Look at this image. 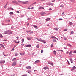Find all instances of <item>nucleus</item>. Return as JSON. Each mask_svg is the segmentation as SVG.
<instances>
[{
  "label": "nucleus",
  "mask_w": 76,
  "mask_h": 76,
  "mask_svg": "<svg viewBox=\"0 0 76 76\" xmlns=\"http://www.w3.org/2000/svg\"><path fill=\"white\" fill-rule=\"evenodd\" d=\"M4 34H7V35H10V34H12V33L11 30H8L5 31L4 32Z\"/></svg>",
  "instance_id": "1"
},
{
  "label": "nucleus",
  "mask_w": 76,
  "mask_h": 76,
  "mask_svg": "<svg viewBox=\"0 0 76 76\" xmlns=\"http://www.w3.org/2000/svg\"><path fill=\"white\" fill-rule=\"evenodd\" d=\"M36 39H37V40H38L39 41H40V42H43L44 43H46V42H45V41L41 40V39H39L38 38H36Z\"/></svg>",
  "instance_id": "2"
},
{
  "label": "nucleus",
  "mask_w": 76,
  "mask_h": 76,
  "mask_svg": "<svg viewBox=\"0 0 76 76\" xmlns=\"http://www.w3.org/2000/svg\"><path fill=\"white\" fill-rule=\"evenodd\" d=\"M12 65V66H16V62H13Z\"/></svg>",
  "instance_id": "3"
},
{
  "label": "nucleus",
  "mask_w": 76,
  "mask_h": 76,
  "mask_svg": "<svg viewBox=\"0 0 76 76\" xmlns=\"http://www.w3.org/2000/svg\"><path fill=\"white\" fill-rule=\"evenodd\" d=\"M76 69V67L75 66H74L71 70V71H73L74 70Z\"/></svg>",
  "instance_id": "4"
},
{
  "label": "nucleus",
  "mask_w": 76,
  "mask_h": 76,
  "mask_svg": "<svg viewBox=\"0 0 76 76\" xmlns=\"http://www.w3.org/2000/svg\"><path fill=\"white\" fill-rule=\"evenodd\" d=\"M5 63V61L3 60V61H0V63L1 64H2L3 63Z\"/></svg>",
  "instance_id": "5"
},
{
  "label": "nucleus",
  "mask_w": 76,
  "mask_h": 76,
  "mask_svg": "<svg viewBox=\"0 0 76 76\" xmlns=\"http://www.w3.org/2000/svg\"><path fill=\"white\" fill-rule=\"evenodd\" d=\"M26 69H32V68L31 67V66H27L26 67Z\"/></svg>",
  "instance_id": "6"
},
{
  "label": "nucleus",
  "mask_w": 76,
  "mask_h": 76,
  "mask_svg": "<svg viewBox=\"0 0 76 76\" xmlns=\"http://www.w3.org/2000/svg\"><path fill=\"white\" fill-rule=\"evenodd\" d=\"M48 64H50L51 65H52V66H53V63H51L50 62H48Z\"/></svg>",
  "instance_id": "7"
},
{
  "label": "nucleus",
  "mask_w": 76,
  "mask_h": 76,
  "mask_svg": "<svg viewBox=\"0 0 76 76\" xmlns=\"http://www.w3.org/2000/svg\"><path fill=\"white\" fill-rule=\"evenodd\" d=\"M48 64H50L51 65H52V66H53V63H51L50 62H48Z\"/></svg>",
  "instance_id": "8"
},
{
  "label": "nucleus",
  "mask_w": 76,
  "mask_h": 76,
  "mask_svg": "<svg viewBox=\"0 0 76 76\" xmlns=\"http://www.w3.org/2000/svg\"><path fill=\"white\" fill-rule=\"evenodd\" d=\"M20 54L21 55V56H23V55H25V52H24V53H20Z\"/></svg>",
  "instance_id": "9"
},
{
  "label": "nucleus",
  "mask_w": 76,
  "mask_h": 76,
  "mask_svg": "<svg viewBox=\"0 0 76 76\" xmlns=\"http://www.w3.org/2000/svg\"><path fill=\"white\" fill-rule=\"evenodd\" d=\"M18 2L19 3H22L23 4V2L22 1H18Z\"/></svg>",
  "instance_id": "10"
},
{
  "label": "nucleus",
  "mask_w": 76,
  "mask_h": 76,
  "mask_svg": "<svg viewBox=\"0 0 76 76\" xmlns=\"http://www.w3.org/2000/svg\"><path fill=\"white\" fill-rule=\"evenodd\" d=\"M27 39L28 41H30V40H31V39H32L31 37H27Z\"/></svg>",
  "instance_id": "11"
},
{
  "label": "nucleus",
  "mask_w": 76,
  "mask_h": 76,
  "mask_svg": "<svg viewBox=\"0 0 76 76\" xmlns=\"http://www.w3.org/2000/svg\"><path fill=\"white\" fill-rule=\"evenodd\" d=\"M28 1L23 2V4H28Z\"/></svg>",
  "instance_id": "12"
},
{
  "label": "nucleus",
  "mask_w": 76,
  "mask_h": 76,
  "mask_svg": "<svg viewBox=\"0 0 76 76\" xmlns=\"http://www.w3.org/2000/svg\"><path fill=\"white\" fill-rule=\"evenodd\" d=\"M69 24L70 25H71V26H72V25H73V23H72V22H69Z\"/></svg>",
  "instance_id": "13"
},
{
  "label": "nucleus",
  "mask_w": 76,
  "mask_h": 76,
  "mask_svg": "<svg viewBox=\"0 0 76 76\" xmlns=\"http://www.w3.org/2000/svg\"><path fill=\"white\" fill-rule=\"evenodd\" d=\"M0 46H1L2 48H4V46L3 45V44H0Z\"/></svg>",
  "instance_id": "14"
},
{
  "label": "nucleus",
  "mask_w": 76,
  "mask_h": 76,
  "mask_svg": "<svg viewBox=\"0 0 76 76\" xmlns=\"http://www.w3.org/2000/svg\"><path fill=\"white\" fill-rule=\"evenodd\" d=\"M44 70H46L47 69H49V68H48V67H45L44 68Z\"/></svg>",
  "instance_id": "15"
},
{
  "label": "nucleus",
  "mask_w": 76,
  "mask_h": 76,
  "mask_svg": "<svg viewBox=\"0 0 76 76\" xmlns=\"http://www.w3.org/2000/svg\"><path fill=\"white\" fill-rule=\"evenodd\" d=\"M16 58H14L12 60V61H16Z\"/></svg>",
  "instance_id": "16"
},
{
  "label": "nucleus",
  "mask_w": 76,
  "mask_h": 76,
  "mask_svg": "<svg viewBox=\"0 0 76 76\" xmlns=\"http://www.w3.org/2000/svg\"><path fill=\"white\" fill-rule=\"evenodd\" d=\"M50 19V18H48L46 19V20L47 21H49Z\"/></svg>",
  "instance_id": "17"
},
{
  "label": "nucleus",
  "mask_w": 76,
  "mask_h": 76,
  "mask_svg": "<svg viewBox=\"0 0 76 76\" xmlns=\"http://www.w3.org/2000/svg\"><path fill=\"white\" fill-rule=\"evenodd\" d=\"M33 27H34V28H35L37 29V26H36L35 25H33Z\"/></svg>",
  "instance_id": "18"
},
{
  "label": "nucleus",
  "mask_w": 76,
  "mask_h": 76,
  "mask_svg": "<svg viewBox=\"0 0 76 76\" xmlns=\"http://www.w3.org/2000/svg\"><path fill=\"white\" fill-rule=\"evenodd\" d=\"M39 60H37L35 62V63H38L39 62Z\"/></svg>",
  "instance_id": "19"
},
{
  "label": "nucleus",
  "mask_w": 76,
  "mask_h": 76,
  "mask_svg": "<svg viewBox=\"0 0 76 76\" xmlns=\"http://www.w3.org/2000/svg\"><path fill=\"white\" fill-rule=\"evenodd\" d=\"M31 45L29 44V45H27V47L29 48L31 47Z\"/></svg>",
  "instance_id": "20"
},
{
  "label": "nucleus",
  "mask_w": 76,
  "mask_h": 76,
  "mask_svg": "<svg viewBox=\"0 0 76 76\" xmlns=\"http://www.w3.org/2000/svg\"><path fill=\"white\" fill-rule=\"evenodd\" d=\"M70 61L71 63H73V60H72V59H71V58L70 59Z\"/></svg>",
  "instance_id": "21"
},
{
  "label": "nucleus",
  "mask_w": 76,
  "mask_h": 76,
  "mask_svg": "<svg viewBox=\"0 0 76 76\" xmlns=\"http://www.w3.org/2000/svg\"><path fill=\"white\" fill-rule=\"evenodd\" d=\"M12 2L13 3H17V1H13Z\"/></svg>",
  "instance_id": "22"
},
{
  "label": "nucleus",
  "mask_w": 76,
  "mask_h": 76,
  "mask_svg": "<svg viewBox=\"0 0 76 76\" xmlns=\"http://www.w3.org/2000/svg\"><path fill=\"white\" fill-rule=\"evenodd\" d=\"M40 14L41 15H45V12H41L40 13Z\"/></svg>",
  "instance_id": "23"
},
{
  "label": "nucleus",
  "mask_w": 76,
  "mask_h": 76,
  "mask_svg": "<svg viewBox=\"0 0 76 76\" xmlns=\"http://www.w3.org/2000/svg\"><path fill=\"white\" fill-rule=\"evenodd\" d=\"M31 31V30H30L29 31H26V32H27V33H29V32H30Z\"/></svg>",
  "instance_id": "24"
},
{
  "label": "nucleus",
  "mask_w": 76,
  "mask_h": 76,
  "mask_svg": "<svg viewBox=\"0 0 76 76\" xmlns=\"http://www.w3.org/2000/svg\"><path fill=\"white\" fill-rule=\"evenodd\" d=\"M72 52H73L72 51H71L69 53V55H71H71H72Z\"/></svg>",
  "instance_id": "25"
},
{
  "label": "nucleus",
  "mask_w": 76,
  "mask_h": 76,
  "mask_svg": "<svg viewBox=\"0 0 76 76\" xmlns=\"http://www.w3.org/2000/svg\"><path fill=\"white\" fill-rule=\"evenodd\" d=\"M36 48H39V44L37 45L36 46Z\"/></svg>",
  "instance_id": "26"
},
{
  "label": "nucleus",
  "mask_w": 76,
  "mask_h": 76,
  "mask_svg": "<svg viewBox=\"0 0 76 76\" xmlns=\"http://www.w3.org/2000/svg\"><path fill=\"white\" fill-rule=\"evenodd\" d=\"M31 72H32V71L31 70H28V73H31Z\"/></svg>",
  "instance_id": "27"
},
{
  "label": "nucleus",
  "mask_w": 76,
  "mask_h": 76,
  "mask_svg": "<svg viewBox=\"0 0 76 76\" xmlns=\"http://www.w3.org/2000/svg\"><path fill=\"white\" fill-rule=\"evenodd\" d=\"M9 14L10 15H13V12H10L9 13Z\"/></svg>",
  "instance_id": "28"
},
{
  "label": "nucleus",
  "mask_w": 76,
  "mask_h": 76,
  "mask_svg": "<svg viewBox=\"0 0 76 76\" xmlns=\"http://www.w3.org/2000/svg\"><path fill=\"white\" fill-rule=\"evenodd\" d=\"M0 38H3V35L1 34H0Z\"/></svg>",
  "instance_id": "29"
},
{
  "label": "nucleus",
  "mask_w": 76,
  "mask_h": 76,
  "mask_svg": "<svg viewBox=\"0 0 76 76\" xmlns=\"http://www.w3.org/2000/svg\"><path fill=\"white\" fill-rule=\"evenodd\" d=\"M53 53L54 54H55V55L56 54V51H53Z\"/></svg>",
  "instance_id": "30"
},
{
  "label": "nucleus",
  "mask_w": 76,
  "mask_h": 76,
  "mask_svg": "<svg viewBox=\"0 0 76 76\" xmlns=\"http://www.w3.org/2000/svg\"><path fill=\"white\" fill-rule=\"evenodd\" d=\"M24 42V39H22V43H23V42Z\"/></svg>",
  "instance_id": "31"
},
{
  "label": "nucleus",
  "mask_w": 76,
  "mask_h": 76,
  "mask_svg": "<svg viewBox=\"0 0 76 76\" xmlns=\"http://www.w3.org/2000/svg\"><path fill=\"white\" fill-rule=\"evenodd\" d=\"M73 33H74V32H73V31H72L71 32V35H73Z\"/></svg>",
  "instance_id": "32"
},
{
  "label": "nucleus",
  "mask_w": 76,
  "mask_h": 76,
  "mask_svg": "<svg viewBox=\"0 0 76 76\" xmlns=\"http://www.w3.org/2000/svg\"><path fill=\"white\" fill-rule=\"evenodd\" d=\"M8 9H10L12 10H14L12 8H8Z\"/></svg>",
  "instance_id": "33"
},
{
  "label": "nucleus",
  "mask_w": 76,
  "mask_h": 76,
  "mask_svg": "<svg viewBox=\"0 0 76 76\" xmlns=\"http://www.w3.org/2000/svg\"><path fill=\"white\" fill-rule=\"evenodd\" d=\"M53 41L54 42H57V41L56 40H53Z\"/></svg>",
  "instance_id": "34"
},
{
  "label": "nucleus",
  "mask_w": 76,
  "mask_h": 76,
  "mask_svg": "<svg viewBox=\"0 0 76 76\" xmlns=\"http://www.w3.org/2000/svg\"><path fill=\"white\" fill-rule=\"evenodd\" d=\"M42 9V7H39V9Z\"/></svg>",
  "instance_id": "35"
},
{
  "label": "nucleus",
  "mask_w": 76,
  "mask_h": 76,
  "mask_svg": "<svg viewBox=\"0 0 76 76\" xmlns=\"http://www.w3.org/2000/svg\"><path fill=\"white\" fill-rule=\"evenodd\" d=\"M54 29H55V30H56V31H57V30H58V29H57V28H55Z\"/></svg>",
  "instance_id": "36"
},
{
  "label": "nucleus",
  "mask_w": 76,
  "mask_h": 76,
  "mask_svg": "<svg viewBox=\"0 0 76 76\" xmlns=\"http://www.w3.org/2000/svg\"><path fill=\"white\" fill-rule=\"evenodd\" d=\"M54 38L55 39H57V40H58V38H56V37H54Z\"/></svg>",
  "instance_id": "37"
},
{
  "label": "nucleus",
  "mask_w": 76,
  "mask_h": 76,
  "mask_svg": "<svg viewBox=\"0 0 76 76\" xmlns=\"http://www.w3.org/2000/svg\"><path fill=\"white\" fill-rule=\"evenodd\" d=\"M63 20V19L62 18H59V20Z\"/></svg>",
  "instance_id": "38"
},
{
  "label": "nucleus",
  "mask_w": 76,
  "mask_h": 76,
  "mask_svg": "<svg viewBox=\"0 0 76 76\" xmlns=\"http://www.w3.org/2000/svg\"><path fill=\"white\" fill-rule=\"evenodd\" d=\"M36 4V2H35L34 3H33L32 4V5H34V4Z\"/></svg>",
  "instance_id": "39"
},
{
  "label": "nucleus",
  "mask_w": 76,
  "mask_h": 76,
  "mask_svg": "<svg viewBox=\"0 0 76 76\" xmlns=\"http://www.w3.org/2000/svg\"><path fill=\"white\" fill-rule=\"evenodd\" d=\"M67 31V29H65L63 30L64 32H65V31Z\"/></svg>",
  "instance_id": "40"
},
{
  "label": "nucleus",
  "mask_w": 76,
  "mask_h": 76,
  "mask_svg": "<svg viewBox=\"0 0 76 76\" xmlns=\"http://www.w3.org/2000/svg\"><path fill=\"white\" fill-rule=\"evenodd\" d=\"M68 46H69V47H71V45L69 44H68Z\"/></svg>",
  "instance_id": "41"
},
{
  "label": "nucleus",
  "mask_w": 76,
  "mask_h": 76,
  "mask_svg": "<svg viewBox=\"0 0 76 76\" xmlns=\"http://www.w3.org/2000/svg\"><path fill=\"white\" fill-rule=\"evenodd\" d=\"M43 50H41V53H43Z\"/></svg>",
  "instance_id": "42"
},
{
  "label": "nucleus",
  "mask_w": 76,
  "mask_h": 76,
  "mask_svg": "<svg viewBox=\"0 0 76 76\" xmlns=\"http://www.w3.org/2000/svg\"><path fill=\"white\" fill-rule=\"evenodd\" d=\"M18 54L17 53L15 54V56H18Z\"/></svg>",
  "instance_id": "43"
},
{
  "label": "nucleus",
  "mask_w": 76,
  "mask_h": 76,
  "mask_svg": "<svg viewBox=\"0 0 76 76\" xmlns=\"http://www.w3.org/2000/svg\"><path fill=\"white\" fill-rule=\"evenodd\" d=\"M13 28H14V27H11V29H13Z\"/></svg>",
  "instance_id": "44"
},
{
  "label": "nucleus",
  "mask_w": 76,
  "mask_h": 76,
  "mask_svg": "<svg viewBox=\"0 0 76 76\" xmlns=\"http://www.w3.org/2000/svg\"><path fill=\"white\" fill-rule=\"evenodd\" d=\"M16 43H17V44H19V41H18L17 42H16Z\"/></svg>",
  "instance_id": "45"
},
{
  "label": "nucleus",
  "mask_w": 76,
  "mask_h": 76,
  "mask_svg": "<svg viewBox=\"0 0 76 76\" xmlns=\"http://www.w3.org/2000/svg\"><path fill=\"white\" fill-rule=\"evenodd\" d=\"M73 53H76V50L74 51Z\"/></svg>",
  "instance_id": "46"
},
{
  "label": "nucleus",
  "mask_w": 76,
  "mask_h": 76,
  "mask_svg": "<svg viewBox=\"0 0 76 76\" xmlns=\"http://www.w3.org/2000/svg\"><path fill=\"white\" fill-rule=\"evenodd\" d=\"M60 7H63V5H61V6H60Z\"/></svg>",
  "instance_id": "47"
},
{
  "label": "nucleus",
  "mask_w": 76,
  "mask_h": 76,
  "mask_svg": "<svg viewBox=\"0 0 76 76\" xmlns=\"http://www.w3.org/2000/svg\"><path fill=\"white\" fill-rule=\"evenodd\" d=\"M53 45H51V47H53Z\"/></svg>",
  "instance_id": "48"
},
{
  "label": "nucleus",
  "mask_w": 76,
  "mask_h": 76,
  "mask_svg": "<svg viewBox=\"0 0 76 76\" xmlns=\"http://www.w3.org/2000/svg\"><path fill=\"white\" fill-rule=\"evenodd\" d=\"M49 10H52V9H51V8H49Z\"/></svg>",
  "instance_id": "49"
},
{
  "label": "nucleus",
  "mask_w": 76,
  "mask_h": 76,
  "mask_svg": "<svg viewBox=\"0 0 76 76\" xmlns=\"http://www.w3.org/2000/svg\"><path fill=\"white\" fill-rule=\"evenodd\" d=\"M16 12L17 13H19V11H17Z\"/></svg>",
  "instance_id": "50"
},
{
  "label": "nucleus",
  "mask_w": 76,
  "mask_h": 76,
  "mask_svg": "<svg viewBox=\"0 0 76 76\" xmlns=\"http://www.w3.org/2000/svg\"><path fill=\"white\" fill-rule=\"evenodd\" d=\"M29 19H30V18H28L27 19V20H29Z\"/></svg>",
  "instance_id": "51"
},
{
  "label": "nucleus",
  "mask_w": 76,
  "mask_h": 76,
  "mask_svg": "<svg viewBox=\"0 0 76 76\" xmlns=\"http://www.w3.org/2000/svg\"><path fill=\"white\" fill-rule=\"evenodd\" d=\"M34 8V7H32L31 8H30V9H33Z\"/></svg>",
  "instance_id": "52"
},
{
  "label": "nucleus",
  "mask_w": 76,
  "mask_h": 76,
  "mask_svg": "<svg viewBox=\"0 0 76 76\" xmlns=\"http://www.w3.org/2000/svg\"><path fill=\"white\" fill-rule=\"evenodd\" d=\"M8 20L9 22H10V20Z\"/></svg>",
  "instance_id": "53"
},
{
  "label": "nucleus",
  "mask_w": 76,
  "mask_h": 76,
  "mask_svg": "<svg viewBox=\"0 0 76 76\" xmlns=\"http://www.w3.org/2000/svg\"><path fill=\"white\" fill-rule=\"evenodd\" d=\"M33 32H34L33 31H32L30 33V34H32V33H33Z\"/></svg>",
  "instance_id": "54"
},
{
  "label": "nucleus",
  "mask_w": 76,
  "mask_h": 76,
  "mask_svg": "<svg viewBox=\"0 0 76 76\" xmlns=\"http://www.w3.org/2000/svg\"><path fill=\"white\" fill-rule=\"evenodd\" d=\"M23 16H24V15H21V17H22V18H23Z\"/></svg>",
  "instance_id": "55"
},
{
  "label": "nucleus",
  "mask_w": 76,
  "mask_h": 76,
  "mask_svg": "<svg viewBox=\"0 0 76 76\" xmlns=\"http://www.w3.org/2000/svg\"><path fill=\"white\" fill-rule=\"evenodd\" d=\"M16 38H17V39H19V37H16Z\"/></svg>",
  "instance_id": "56"
},
{
  "label": "nucleus",
  "mask_w": 76,
  "mask_h": 76,
  "mask_svg": "<svg viewBox=\"0 0 76 76\" xmlns=\"http://www.w3.org/2000/svg\"><path fill=\"white\" fill-rule=\"evenodd\" d=\"M41 1H45V0H41Z\"/></svg>",
  "instance_id": "57"
},
{
  "label": "nucleus",
  "mask_w": 76,
  "mask_h": 76,
  "mask_svg": "<svg viewBox=\"0 0 76 76\" xmlns=\"http://www.w3.org/2000/svg\"><path fill=\"white\" fill-rule=\"evenodd\" d=\"M14 48L12 49L11 50V51H14Z\"/></svg>",
  "instance_id": "58"
},
{
  "label": "nucleus",
  "mask_w": 76,
  "mask_h": 76,
  "mask_svg": "<svg viewBox=\"0 0 76 76\" xmlns=\"http://www.w3.org/2000/svg\"><path fill=\"white\" fill-rule=\"evenodd\" d=\"M6 5H5V6L4 7V8H6Z\"/></svg>",
  "instance_id": "59"
},
{
  "label": "nucleus",
  "mask_w": 76,
  "mask_h": 76,
  "mask_svg": "<svg viewBox=\"0 0 76 76\" xmlns=\"http://www.w3.org/2000/svg\"><path fill=\"white\" fill-rule=\"evenodd\" d=\"M42 9H44V8L43 7H42Z\"/></svg>",
  "instance_id": "60"
},
{
  "label": "nucleus",
  "mask_w": 76,
  "mask_h": 76,
  "mask_svg": "<svg viewBox=\"0 0 76 76\" xmlns=\"http://www.w3.org/2000/svg\"><path fill=\"white\" fill-rule=\"evenodd\" d=\"M64 40H66V38H64Z\"/></svg>",
  "instance_id": "61"
},
{
  "label": "nucleus",
  "mask_w": 76,
  "mask_h": 76,
  "mask_svg": "<svg viewBox=\"0 0 76 76\" xmlns=\"http://www.w3.org/2000/svg\"><path fill=\"white\" fill-rule=\"evenodd\" d=\"M54 1H55V0H54V1H52V2H54Z\"/></svg>",
  "instance_id": "62"
},
{
  "label": "nucleus",
  "mask_w": 76,
  "mask_h": 76,
  "mask_svg": "<svg viewBox=\"0 0 76 76\" xmlns=\"http://www.w3.org/2000/svg\"><path fill=\"white\" fill-rule=\"evenodd\" d=\"M28 9H31V8H29V7H28Z\"/></svg>",
  "instance_id": "63"
},
{
  "label": "nucleus",
  "mask_w": 76,
  "mask_h": 76,
  "mask_svg": "<svg viewBox=\"0 0 76 76\" xmlns=\"http://www.w3.org/2000/svg\"><path fill=\"white\" fill-rule=\"evenodd\" d=\"M68 62V64H70V63H69V61H67Z\"/></svg>",
  "instance_id": "64"
}]
</instances>
